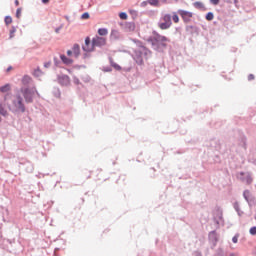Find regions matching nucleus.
Instances as JSON below:
<instances>
[{"label":"nucleus","instance_id":"nucleus-17","mask_svg":"<svg viewBox=\"0 0 256 256\" xmlns=\"http://www.w3.org/2000/svg\"><path fill=\"white\" fill-rule=\"evenodd\" d=\"M0 115H2V117H7V115H9V112L5 109V102H0Z\"/></svg>","mask_w":256,"mask_h":256},{"label":"nucleus","instance_id":"nucleus-29","mask_svg":"<svg viewBox=\"0 0 256 256\" xmlns=\"http://www.w3.org/2000/svg\"><path fill=\"white\" fill-rule=\"evenodd\" d=\"M148 3L156 7V5H159V0H148Z\"/></svg>","mask_w":256,"mask_h":256},{"label":"nucleus","instance_id":"nucleus-37","mask_svg":"<svg viewBox=\"0 0 256 256\" xmlns=\"http://www.w3.org/2000/svg\"><path fill=\"white\" fill-rule=\"evenodd\" d=\"M16 17H17V19H19L21 17V8H18L16 10Z\"/></svg>","mask_w":256,"mask_h":256},{"label":"nucleus","instance_id":"nucleus-46","mask_svg":"<svg viewBox=\"0 0 256 256\" xmlns=\"http://www.w3.org/2000/svg\"><path fill=\"white\" fill-rule=\"evenodd\" d=\"M63 29V26H59L58 28L55 29V33H59Z\"/></svg>","mask_w":256,"mask_h":256},{"label":"nucleus","instance_id":"nucleus-5","mask_svg":"<svg viewBox=\"0 0 256 256\" xmlns=\"http://www.w3.org/2000/svg\"><path fill=\"white\" fill-rule=\"evenodd\" d=\"M171 25H173V22L171 21V14H165L158 23V27L162 29V31L169 29Z\"/></svg>","mask_w":256,"mask_h":256},{"label":"nucleus","instance_id":"nucleus-26","mask_svg":"<svg viewBox=\"0 0 256 256\" xmlns=\"http://www.w3.org/2000/svg\"><path fill=\"white\" fill-rule=\"evenodd\" d=\"M194 7L196 9H203V7H205V6L203 5L202 2L197 1V2L194 3Z\"/></svg>","mask_w":256,"mask_h":256},{"label":"nucleus","instance_id":"nucleus-35","mask_svg":"<svg viewBox=\"0 0 256 256\" xmlns=\"http://www.w3.org/2000/svg\"><path fill=\"white\" fill-rule=\"evenodd\" d=\"M172 20L174 21V23H177L179 21V16L177 14H174L172 16Z\"/></svg>","mask_w":256,"mask_h":256},{"label":"nucleus","instance_id":"nucleus-55","mask_svg":"<svg viewBox=\"0 0 256 256\" xmlns=\"http://www.w3.org/2000/svg\"><path fill=\"white\" fill-rule=\"evenodd\" d=\"M254 219H255V221H256V214H255V216H254Z\"/></svg>","mask_w":256,"mask_h":256},{"label":"nucleus","instance_id":"nucleus-48","mask_svg":"<svg viewBox=\"0 0 256 256\" xmlns=\"http://www.w3.org/2000/svg\"><path fill=\"white\" fill-rule=\"evenodd\" d=\"M67 55H68V57H71V55H73V51L72 50H68L67 51Z\"/></svg>","mask_w":256,"mask_h":256},{"label":"nucleus","instance_id":"nucleus-51","mask_svg":"<svg viewBox=\"0 0 256 256\" xmlns=\"http://www.w3.org/2000/svg\"><path fill=\"white\" fill-rule=\"evenodd\" d=\"M42 3L47 4L49 3V0H42Z\"/></svg>","mask_w":256,"mask_h":256},{"label":"nucleus","instance_id":"nucleus-20","mask_svg":"<svg viewBox=\"0 0 256 256\" xmlns=\"http://www.w3.org/2000/svg\"><path fill=\"white\" fill-rule=\"evenodd\" d=\"M109 30H107V28H99L98 29V35H100L101 37H105V35H108Z\"/></svg>","mask_w":256,"mask_h":256},{"label":"nucleus","instance_id":"nucleus-4","mask_svg":"<svg viewBox=\"0 0 256 256\" xmlns=\"http://www.w3.org/2000/svg\"><path fill=\"white\" fill-rule=\"evenodd\" d=\"M20 93H22L26 103H33V97H35V93L39 96V92H37L36 87H21Z\"/></svg>","mask_w":256,"mask_h":256},{"label":"nucleus","instance_id":"nucleus-15","mask_svg":"<svg viewBox=\"0 0 256 256\" xmlns=\"http://www.w3.org/2000/svg\"><path fill=\"white\" fill-rule=\"evenodd\" d=\"M60 59L64 65H71L73 63V60L65 56V54H61Z\"/></svg>","mask_w":256,"mask_h":256},{"label":"nucleus","instance_id":"nucleus-58","mask_svg":"<svg viewBox=\"0 0 256 256\" xmlns=\"http://www.w3.org/2000/svg\"><path fill=\"white\" fill-rule=\"evenodd\" d=\"M6 100H7V98L5 97V98H4V101H6Z\"/></svg>","mask_w":256,"mask_h":256},{"label":"nucleus","instance_id":"nucleus-16","mask_svg":"<svg viewBox=\"0 0 256 256\" xmlns=\"http://www.w3.org/2000/svg\"><path fill=\"white\" fill-rule=\"evenodd\" d=\"M73 54L76 57H79V55H81V48L79 46V44H74L73 48H72Z\"/></svg>","mask_w":256,"mask_h":256},{"label":"nucleus","instance_id":"nucleus-27","mask_svg":"<svg viewBox=\"0 0 256 256\" xmlns=\"http://www.w3.org/2000/svg\"><path fill=\"white\" fill-rule=\"evenodd\" d=\"M215 256H226L225 252L223 251V249L219 248L216 252Z\"/></svg>","mask_w":256,"mask_h":256},{"label":"nucleus","instance_id":"nucleus-14","mask_svg":"<svg viewBox=\"0 0 256 256\" xmlns=\"http://www.w3.org/2000/svg\"><path fill=\"white\" fill-rule=\"evenodd\" d=\"M110 39H112V41H117L121 39V33L118 30H112L110 34Z\"/></svg>","mask_w":256,"mask_h":256},{"label":"nucleus","instance_id":"nucleus-41","mask_svg":"<svg viewBox=\"0 0 256 256\" xmlns=\"http://www.w3.org/2000/svg\"><path fill=\"white\" fill-rule=\"evenodd\" d=\"M73 81H74L75 85H79L81 83V81H79V78H77V77H74Z\"/></svg>","mask_w":256,"mask_h":256},{"label":"nucleus","instance_id":"nucleus-8","mask_svg":"<svg viewBox=\"0 0 256 256\" xmlns=\"http://www.w3.org/2000/svg\"><path fill=\"white\" fill-rule=\"evenodd\" d=\"M82 49H83V51H85V53H91V52L95 51L93 42H91V38L86 37L85 45L82 46Z\"/></svg>","mask_w":256,"mask_h":256},{"label":"nucleus","instance_id":"nucleus-7","mask_svg":"<svg viewBox=\"0 0 256 256\" xmlns=\"http://www.w3.org/2000/svg\"><path fill=\"white\" fill-rule=\"evenodd\" d=\"M107 43V40L104 37L96 36L92 39V47H103Z\"/></svg>","mask_w":256,"mask_h":256},{"label":"nucleus","instance_id":"nucleus-33","mask_svg":"<svg viewBox=\"0 0 256 256\" xmlns=\"http://www.w3.org/2000/svg\"><path fill=\"white\" fill-rule=\"evenodd\" d=\"M112 67H114V69H116L117 71H121V66H119V64L117 63H112Z\"/></svg>","mask_w":256,"mask_h":256},{"label":"nucleus","instance_id":"nucleus-19","mask_svg":"<svg viewBox=\"0 0 256 256\" xmlns=\"http://www.w3.org/2000/svg\"><path fill=\"white\" fill-rule=\"evenodd\" d=\"M24 167H25V170H26L27 173H33L34 167H33V164L31 162H26L24 164Z\"/></svg>","mask_w":256,"mask_h":256},{"label":"nucleus","instance_id":"nucleus-49","mask_svg":"<svg viewBox=\"0 0 256 256\" xmlns=\"http://www.w3.org/2000/svg\"><path fill=\"white\" fill-rule=\"evenodd\" d=\"M194 256H203V255L201 254V252L196 251V252H194Z\"/></svg>","mask_w":256,"mask_h":256},{"label":"nucleus","instance_id":"nucleus-36","mask_svg":"<svg viewBox=\"0 0 256 256\" xmlns=\"http://www.w3.org/2000/svg\"><path fill=\"white\" fill-rule=\"evenodd\" d=\"M81 19H89V13L85 12L81 15Z\"/></svg>","mask_w":256,"mask_h":256},{"label":"nucleus","instance_id":"nucleus-50","mask_svg":"<svg viewBox=\"0 0 256 256\" xmlns=\"http://www.w3.org/2000/svg\"><path fill=\"white\" fill-rule=\"evenodd\" d=\"M15 5H16V7H18V5H19V0H15Z\"/></svg>","mask_w":256,"mask_h":256},{"label":"nucleus","instance_id":"nucleus-28","mask_svg":"<svg viewBox=\"0 0 256 256\" xmlns=\"http://www.w3.org/2000/svg\"><path fill=\"white\" fill-rule=\"evenodd\" d=\"M53 93H54V96L61 97V91L59 90V88H54Z\"/></svg>","mask_w":256,"mask_h":256},{"label":"nucleus","instance_id":"nucleus-1","mask_svg":"<svg viewBox=\"0 0 256 256\" xmlns=\"http://www.w3.org/2000/svg\"><path fill=\"white\" fill-rule=\"evenodd\" d=\"M148 43H151L155 51H163L167 47V43H169V38L156 34L148 39Z\"/></svg>","mask_w":256,"mask_h":256},{"label":"nucleus","instance_id":"nucleus-52","mask_svg":"<svg viewBox=\"0 0 256 256\" xmlns=\"http://www.w3.org/2000/svg\"><path fill=\"white\" fill-rule=\"evenodd\" d=\"M133 41H134V43H138L139 45L141 44L140 41H137V40H133Z\"/></svg>","mask_w":256,"mask_h":256},{"label":"nucleus","instance_id":"nucleus-2","mask_svg":"<svg viewBox=\"0 0 256 256\" xmlns=\"http://www.w3.org/2000/svg\"><path fill=\"white\" fill-rule=\"evenodd\" d=\"M151 56V50L147 49L145 46H140L138 49L134 50V54L132 55L135 63L137 65H143L144 59Z\"/></svg>","mask_w":256,"mask_h":256},{"label":"nucleus","instance_id":"nucleus-47","mask_svg":"<svg viewBox=\"0 0 256 256\" xmlns=\"http://www.w3.org/2000/svg\"><path fill=\"white\" fill-rule=\"evenodd\" d=\"M84 81H85V83H89L91 81V78L89 76H86Z\"/></svg>","mask_w":256,"mask_h":256},{"label":"nucleus","instance_id":"nucleus-45","mask_svg":"<svg viewBox=\"0 0 256 256\" xmlns=\"http://www.w3.org/2000/svg\"><path fill=\"white\" fill-rule=\"evenodd\" d=\"M148 3L149 2H147V1H143V2H141L140 7H145L146 5H148Z\"/></svg>","mask_w":256,"mask_h":256},{"label":"nucleus","instance_id":"nucleus-54","mask_svg":"<svg viewBox=\"0 0 256 256\" xmlns=\"http://www.w3.org/2000/svg\"><path fill=\"white\" fill-rule=\"evenodd\" d=\"M229 256H237V254H235V253H231Z\"/></svg>","mask_w":256,"mask_h":256},{"label":"nucleus","instance_id":"nucleus-59","mask_svg":"<svg viewBox=\"0 0 256 256\" xmlns=\"http://www.w3.org/2000/svg\"><path fill=\"white\" fill-rule=\"evenodd\" d=\"M0 123H1V117H0Z\"/></svg>","mask_w":256,"mask_h":256},{"label":"nucleus","instance_id":"nucleus-12","mask_svg":"<svg viewBox=\"0 0 256 256\" xmlns=\"http://www.w3.org/2000/svg\"><path fill=\"white\" fill-rule=\"evenodd\" d=\"M209 242L215 247L217 245V241H219V237L217 236V231L213 230L208 234Z\"/></svg>","mask_w":256,"mask_h":256},{"label":"nucleus","instance_id":"nucleus-53","mask_svg":"<svg viewBox=\"0 0 256 256\" xmlns=\"http://www.w3.org/2000/svg\"><path fill=\"white\" fill-rule=\"evenodd\" d=\"M12 69H13V67L10 66L7 68V71H11Z\"/></svg>","mask_w":256,"mask_h":256},{"label":"nucleus","instance_id":"nucleus-18","mask_svg":"<svg viewBox=\"0 0 256 256\" xmlns=\"http://www.w3.org/2000/svg\"><path fill=\"white\" fill-rule=\"evenodd\" d=\"M214 223H216V225H223V213H218V215L214 217Z\"/></svg>","mask_w":256,"mask_h":256},{"label":"nucleus","instance_id":"nucleus-23","mask_svg":"<svg viewBox=\"0 0 256 256\" xmlns=\"http://www.w3.org/2000/svg\"><path fill=\"white\" fill-rule=\"evenodd\" d=\"M205 19H206V21H213V19H215V15L213 14V12H208L206 14Z\"/></svg>","mask_w":256,"mask_h":256},{"label":"nucleus","instance_id":"nucleus-39","mask_svg":"<svg viewBox=\"0 0 256 256\" xmlns=\"http://www.w3.org/2000/svg\"><path fill=\"white\" fill-rule=\"evenodd\" d=\"M211 5H219V0H210Z\"/></svg>","mask_w":256,"mask_h":256},{"label":"nucleus","instance_id":"nucleus-43","mask_svg":"<svg viewBox=\"0 0 256 256\" xmlns=\"http://www.w3.org/2000/svg\"><path fill=\"white\" fill-rule=\"evenodd\" d=\"M253 79H255V75L253 74L248 75V81H253Z\"/></svg>","mask_w":256,"mask_h":256},{"label":"nucleus","instance_id":"nucleus-31","mask_svg":"<svg viewBox=\"0 0 256 256\" xmlns=\"http://www.w3.org/2000/svg\"><path fill=\"white\" fill-rule=\"evenodd\" d=\"M250 235H256V226H253L249 230Z\"/></svg>","mask_w":256,"mask_h":256},{"label":"nucleus","instance_id":"nucleus-32","mask_svg":"<svg viewBox=\"0 0 256 256\" xmlns=\"http://www.w3.org/2000/svg\"><path fill=\"white\" fill-rule=\"evenodd\" d=\"M119 17H120V19L125 20V19H127V13L121 12V13L119 14Z\"/></svg>","mask_w":256,"mask_h":256},{"label":"nucleus","instance_id":"nucleus-44","mask_svg":"<svg viewBox=\"0 0 256 256\" xmlns=\"http://www.w3.org/2000/svg\"><path fill=\"white\" fill-rule=\"evenodd\" d=\"M44 67H46V69H49V67H51V62L44 63Z\"/></svg>","mask_w":256,"mask_h":256},{"label":"nucleus","instance_id":"nucleus-57","mask_svg":"<svg viewBox=\"0 0 256 256\" xmlns=\"http://www.w3.org/2000/svg\"><path fill=\"white\" fill-rule=\"evenodd\" d=\"M130 26L135 27L134 25L130 24Z\"/></svg>","mask_w":256,"mask_h":256},{"label":"nucleus","instance_id":"nucleus-10","mask_svg":"<svg viewBox=\"0 0 256 256\" xmlns=\"http://www.w3.org/2000/svg\"><path fill=\"white\" fill-rule=\"evenodd\" d=\"M178 13L182 17L184 23H189V21H191V17H193V13L186 10H179Z\"/></svg>","mask_w":256,"mask_h":256},{"label":"nucleus","instance_id":"nucleus-11","mask_svg":"<svg viewBox=\"0 0 256 256\" xmlns=\"http://www.w3.org/2000/svg\"><path fill=\"white\" fill-rule=\"evenodd\" d=\"M58 82L60 85H62V87H67V85L71 83V79L67 75L61 74L58 75Z\"/></svg>","mask_w":256,"mask_h":256},{"label":"nucleus","instance_id":"nucleus-3","mask_svg":"<svg viewBox=\"0 0 256 256\" xmlns=\"http://www.w3.org/2000/svg\"><path fill=\"white\" fill-rule=\"evenodd\" d=\"M12 113H25V103H23V97L17 94L12 100V107L8 106Z\"/></svg>","mask_w":256,"mask_h":256},{"label":"nucleus","instance_id":"nucleus-24","mask_svg":"<svg viewBox=\"0 0 256 256\" xmlns=\"http://www.w3.org/2000/svg\"><path fill=\"white\" fill-rule=\"evenodd\" d=\"M9 89H11V87L9 86V84H5L4 86H1V87H0L1 93H7V91H9Z\"/></svg>","mask_w":256,"mask_h":256},{"label":"nucleus","instance_id":"nucleus-6","mask_svg":"<svg viewBox=\"0 0 256 256\" xmlns=\"http://www.w3.org/2000/svg\"><path fill=\"white\" fill-rule=\"evenodd\" d=\"M237 179L246 185H251L253 183V178L249 172H240L237 174Z\"/></svg>","mask_w":256,"mask_h":256},{"label":"nucleus","instance_id":"nucleus-13","mask_svg":"<svg viewBox=\"0 0 256 256\" xmlns=\"http://www.w3.org/2000/svg\"><path fill=\"white\" fill-rule=\"evenodd\" d=\"M243 197L245 199V201H247L249 207L253 206V197L251 196V192L249 190H245L243 192Z\"/></svg>","mask_w":256,"mask_h":256},{"label":"nucleus","instance_id":"nucleus-40","mask_svg":"<svg viewBox=\"0 0 256 256\" xmlns=\"http://www.w3.org/2000/svg\"><path fill=\"white\" fill-rule=\"evenodd\" d=\"M130 15L133 17H137V11L136 10H130Z\"/></svg>","mask_w":256,"mask_h":256},{"label":"nucleus","instance_id":"nucleus-22","mask_svg":"<svg viewBox=\"0 0 256 256\" xmlns=\"http://www.w3.org/2000/svg\"><path fill=\"white\" fill-rule=\"evenodd\" d=\"M234 209L238 213L239 217H241V215H243V211H241V209L239 208V203H237V202L234 203Z\"/></svg>","mask_w":256,"mask_h":256},{"label":"nucleus","instance_id":"nucleus-56","mask_svg":"<svg viewBox=\"0 0 256 256\" xmlns=\"http://www.w3.org/2000/svg\"><path fill=\"white\" fill-rule=\"evenodd\" d=\"M130 26L135 27L134 25L130 24Z\"/></svg>","mask_w":256,"mask_h":256},{"label":"nucleus","instance_id":"nucleus-42","mask_svg":"<svg viewBox=\"0 0 256 256\" xmlns=\"http://www.w3.org/2000/svg\"><path fill=\"white\" fill-rule=\"evenodd\" d=\"M226 3H234V5H237V0H224Z\"/></svg>","mask_w":256,"mask_h":256},{"label":"nucleus","instance_id":"nucleus-34","mask_svg":"<svg viewBox=\"0 0 256 256\" xmlns=\"http://www.w3.org/2000/svg\"><path fill=\"white\" fill-rule=\"evenodd\" d=\"M239 241V234H235V236L232 238L233 243H237Z\"/></svg>","mask_w":256,"mask_h":256},{"label":"nucleus","instance_id":"nucleus-21","mask_svg":"<svg viewBox=\"0 0 256 256\" xmlns=\"http://www.w3.org/2000/svg\"><path fill=\"white\" fill-rule=\"evenodd\" d=\"M15 33H17V28L12 26L9 33V39H13V37H15Z\"/></svg>","mask_w":256,"mask_h":256},{"label":"nucleus","instance_id":"nucleus-9","mask_svg":"<svg viewBox=\"0 0 256 256\" xmlns=\"http://www.w3.org/2000/svg\"><path fill=\"white\" fill-rule=\"evenodd\" d=\"M22 87H28L29 89H32V87H35V84L33 83V79L29 75H25L22 78Z\"/></svg>","mask_w":256,"mask_h":256},{"label":"nucleus","instance_id":"nucleus-25","mask_svg":"<svg viewBox=\"0 0 256 256\" xmlns=\"http://www.w3.org/2000/svg\"><path fill=\"white\" fill-rule=\"evenodd\" d=\"M4 22L5 25H11V23H13V18L11 16H6Z\"/></svg>","mask_w":256,"mask_h":256},{"label":"nucleus","instance_id":"nucleus-30","mask_svg":"<svg viewBox=\"0 0 256 256\" xmlns=\"http://www.w3.org/2000/svg\"><path fill=\"white\" fill-rule=\"evenodd\" d=\"M34 77H41V70L38 68L33 73Z\"/></svg>","mask_w":256,"mask_h":256},{"label":"nucleus","instance_id":"nucleus-38","mask_svg":"<svg viewBox=\"0 0 256 256\" xmlns=\"http://www.w3.org/2000/svg\"><path fill=\"white\" fill-rule=\"evenodd\" d=\"M54 63H55V65H56V67H59V64H60L61 62L59 61V58H58V57H54Z\"/></svg>","mask_w":256,"mask_h":256}]
</instances>
